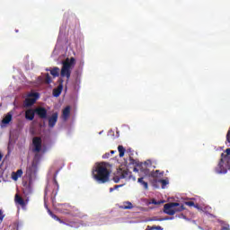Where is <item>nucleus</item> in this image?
<instances>
[{
    "label": "nucleus",
    "instance_id": "nucleus-28",
    "mask_svg": "<svg viewBox=\"0 0 230 230\" xmlns=\"http://www.w3.org/2000/svg\"><path fill=\"white\" fill-rule=\"evenodd\" d=\"M225 163L226 164H224V167L226 168V172H227V170H230V157L227 158V161Z\"/></svg>",
    "mask_w": 230,
    "mask_h": 230
},
{
    "label": "nucleus",
    "instance_id": "nucleus-32",
    "mask_svg": "<svg viewBox=\"0 0 230 230\" xmlns=\"http://www.w3.org/2000/svg\"><path fill=\"white\" fill-rule=\"evenodd\" d=\"M4 218V215L3 214V210L0 209V224L3 222Z\"/></svg>",
    "mask_w": 230,
    "mask_h": 230
},
{
    "label": "nucleus",
    "instance_id": "nucleus-36",
    "mask_svg": "<svg viewBox=\"0 0 230 230\" xmlns=\"http://www.w3.org/2000/svg\"><path fill=\"white\" fill-rule=\"evenodd\" d=\"M152 204H157V201H155V199H153Z\"/></svg>",
    "mask_w": 230,
    "mask_h": 230
},
{
    "label": "nucleus",
    "instance_id": "nucleus-12",
    "mask_svg": "<svg viewBox=\"0 0 230 230\" xmlns=\"http://www.w3.org/2000/svg\"><path fill=\"white\" fill-rule=\"evenodd\" d=\"M12 121V114L7 113L4 118L1 120V127H4V125H8Z\"/></svg>",
    "mask_w": 230,
    "mask_h": 230
},
{
    "label": "nucleus",
    "instance_id": "nucleus-20",
    "mask_svg": "<svg viewBox=\"0 0 230 230\" xmlns=\"http://www.w3.org/2000/svg\"><path fill=\"white\" fill-rule=\"evenodd\" d=\"M58 172H56V174L54 175V188H56V192L54 194V198L52 199V200H54L55 197H57V193H58V181H57V175H58Z\"/></svg>",
    "mask_w": 230,
    "mask_h": 230
},
{
    "label": "nucleus",
    "instance_id": "nucleus-19",
    "mask_svg": "<svg viewBox=\"0 0 230 230\" xmlns=\"http://www.w3.org/2000/svg\"><path fill=\"white\" fill-rule=\"evenodd\" d=\"M119 208H120V209H132L134 208V206L132 205L131 202L126 201Z\"/></svg>",
    "mask_w": 230,
    "mask_h": 230
},
{
    "label": "nucleus",
    "instance_id": "nucleus-2",
    "mask_svg": "<svg viewBox=\"0 0 230 230\" xmlns=\"http://www.w3.org/2000/svg\"><path fill=\"white\" fill-rule=\"evenodd\" d=\"M181 211H184V205L177 202L166 203L164 206V213H165V215H170V217H173L175 213H179Z\"/></svg>",
    "mask_w": 230,
    "mask_h": 230
},
{
    "label": "nucleus",
    "instance_id": "nucleus-16",
    "mask_svg": "<svg viewBox=\"0 0 230 230\" xmlns=\"http://www.w3.org/2000/svg\"><path fill=\"white\" fill-rule=\"evenodd\" d=\"M137 182L144 187V189L148 190V181H145V177H140L137 179Z\"/></svg>",
    "mask_w": 230,
    "mask_h": 230
},
{
    "label": "nucleus",
    "instance_id": "nucleus-3",
    "mask_svg": "<svg viewBox=\"0 0 230 230\" xmlns=\"http://www.w3.org/2000/svg\"><path fill=\"white\" fill-rule=\"evenodd\" d=\"M230 157V148L226 149L224 153L221 154V159L215 168L216 173H227V167H225L226 162Z\"/></svg>",
    "mask_w": 230,
    "mask_h": 230
},
{
    "label": "nucleus",
    "instance_id": "nucleus-21",
    "mask_svg": "<svg viewBox=\"0 0 230 230\" xmlns=\"http://www.w3.org/2000/svg\"><path fill=\"white\" fill-rule=\"evenodd\" d=\"M69 114H71V107L66 106L64 110H63V117L65 119L69 118Z\"/></svg>",
    "mask_w": 230,
    "mask_h": 230
},
{
    "label": "nucleus",
    "instance_id": "nucleus-5",
    "mask_svg": "<svg viewBox=\"0 0 230 230\" xmlns=\"http://www.w3.org/2000/svg\"><path fill=\"white\" fill-rule=\"evenodd\" d=\"M39 100V93H32L29 94L23 102L24 107H31L35 105V102Z\"/></svg>",
    "mask_w": 230,
    "mask_h": 230
},
{
    "label": "nucleus",
    "instance_id": "nucleus-33",
    "mask_svg": "<svg viewBox=\"0 0 230 230\" xmlns=\"http://www.w3.org/2000/svg\"><path fill=\"white\" fill-rule=\"evenodd\" d=\"M109 157H111V153H105V154L102 155V159H109Z\"/></svg>",
    "mask_w": 230,
    "mask_h": 230
},
{
    "label": "nucleus",
    "instance_id": "nucleus-7",
    "mask_svg": "<svg viewBox=\"0 0 230 230\" xmlns=\"http://www.w3.org/2000/svg\"><path fill=\"white\" fill-rule=\"evenodd\" d=\"M36 116L40 117V119H46L48 118V110L44 107H38L34 109Z\"/></svg>",
    "mask_w": 230,
    "mask_h": 230
},
{
    "label": "nucleus",
    "instance_id": "nucleus-1",
    "mask_svg": "<svg viewBox=\"0 0 230 230\" xmlns=\"http://www.w3.org/2000/svg\"><path fill=\"white\" fill-rule=\"evenodd\" d=\"M92 176L98 184H105L109 182L111 172L103 165H99L92 172Z\"/></svg>",
    "mask_w": 230,
    "mask_h": 230
},
{
    "label": "nucleus",
    "instance_id": "nucleus-15",
    "mask_svg": "<svg viewBox=\"0 0 230 230\" xmlns=\"http://www.w3.org/2000/svg\"><path fill=\"white\" fill-rule=\"evenodd\" d=\"M45 208L48 210L49 215H50L54 218V220L60 222V224H64V221H62L58 217H57V215L53 214L51 209H49V208H48V205H45Z\"/></svg>",
    "mask_w": 230,
    "mask_h": 230
},
{
    "label": "nucleus",
    "instance_id": "nucleus-25",
    "mask_svg": "<svg viewBox=\"0 0 230 230\" xmlns=\"http://www.w3.org/2000/svg\"><path fill=\"white\" fill-rule=\"evenodd\" d=\"M147 222H163V219L157 218V217H154L152 218L147 219Z\"/></svg>",
    "mask_w": 230,
    "mask_h": 230
},
{
    "label": "nucleus",
    "instance_id": "nucleus-31",
    "mask_svg": "<svg viewBox=\"0 0 230 230\" xmlns=\"http://www.w3.org/2000/svg\"><path fill=\"white\" fill-rule=\"evenodd\" d=\"M118 188H121V185H115L114 188H111L110 192L112 193V191H114V190H118Z\"/></svg>",
    "mask_w": 230,
    "mask_h": 230
},
{
    "label": "nucleus",
    "instance_id": "nucleus-6",
    "mask_svg": "<svg viewBox=\"0 0 230 230\" xmlns=\"http://www.w3.org/2000/svg\"><path fill=\"white\" fill-rule=\"evenodd\" d=\"M33 149L32 152L39 154L42 150V138L40 137H34L32 138Z\"/></svg>",
    "mask_w": 230,
    "mask_h": 230
},
{
    "label": "nucleus",
    "instance_id": "nucleus-24",
    "mask_svg": "<svg viewBox=\"0 0 230 230\" xmlns=\"http://www.w3.org/2000/svg\"><path fill=\"white\" fill-rule=\"evenodd\" d=\"M158 182H161L163 190H164V188L169 184L168 180H159Z\"/></svg>",
    "mask_w": 230,
    "mask_h": 230
},
{
    "label": "nucleus",
    "instance_id": "nucleus-14",
    "mask_svg": "<svg viewBox=\"0 0 230 230\" xmlns=\"http://www.w3.org/2000/svg\"><path fill=\"white\" fill-rule=\"evenodd\" d=\"M20 177H22V169L17 170V172H12L13 181H18Z\"/></svg>",
    "mask_w": 230,
    "mask_h": 230
},
{
    "label": "nucleus",
    "instance_id": "nucleus-17",
    "mask_svg": "<svg viewBox=\"0 0 230 230\" xmlns=\"http://www.w3.org/2000/svg\"><path fill=\"white\" fill-rule=\"evenodd\" d=\"M14 200L16 204H19L20 206H26L24 199L21 196H19V194L15 195Z\"/></svg>",
    "mask_w": 230,
    "mask_h": 230
},
{
    "label": "nucleus",
    "instance_id": "nucleus-26",
    "mask_svg": "<svg viewBox=\"0 0 230 230\" xmlns=\"http://www.w3.org/2000/svg\"><path fill=\"white\" fill-rule=\"evenodd\" d=\"M63 209H66V211H64V213H66L67 215H69V212L71 211V206L69 205H63Z\"/></svg>",
    "mask_w": 230,
    "mask_h": 230
},
{
    "label": "nucleus",
    "instance_id": "nucleus-30",
    "mask_svg": "<svg viewBox=\"0 0 230 230\" xmlns=\"http://www.w3.org/2000/svg\"><path fill=\"white\" fill-rule=\"evenodd\" d=\"M185 205H186V206H189L190 208H191V207L195 206V202H193V201H186V202H185ZM195 207H196V208H199L198 205L195 206Z\"/></svg>",
    "mask_w": 230,
    "mask_h": 230
},
{
    "label": "nucleus",
    "instance_id": "nucleus-37",
    "mask_svg": "<svg viewBox=\"0 0 230 230\" xmlns=\"http://www.w3.org/2000/svg\"><path fill=\"white\" fill-rule=\"evenodd\" d=\"M111 154H116V151H111Z\"/></svg>",
    "mask_w": 230,
    "mask_h": 230
},
{
    "label": "nucleus",
    "instance_id": "nucleus-27",
    "mask_svg": "<svg viewBox=\"0 0 230 230\" xmlns=\"http://www.w3.org/2000/svg\"><path fill=\"white\" fill-rule=\"evenodd\" d=\"M45 84H51V76L49 74H46Z\"/></svg>",
    "mask_w": 230,
    "mask_h": 230
},
{
    "label": "nucleus",
    "instance_id": "nucleus-34",
    "mask_svg": "<svg viewBox=\"0 0 230 230\" xmlns=\"http://www.w3.org/2000/svg\"><path fill=\"white\" fill-rule=\"evenodd\" d=\"M161 220H163V221H164V220H173V217H166L161 218Z\"/></svg>",
    "mask_w": 230,
    "mask_h": 230
},
{
    "label": "nucleus",
    "instance_id": "nucleus-8",
    "mask_svg": "<svg viewBox=\"0 0 230 230\" xmlns=\"http://www.w3.org/2000/svg\"><path fill=\"white\" fill-rule=\"evenodd\" d=\"M63 67H66V69H73L75 67V65L76 64V59L75 58H67L65 61L62 62Z\"/></svg>",
    "mask_w": 230,
    "mask_h": 230
},
{
    "label": "nucleus",
    "instance_id": "nucleus-9",
    "mask_svg": "<svg viewBox=\"0 0 230 230\" xmlns=\"http://www.w3.org/2000/svg\"><path fill=\"white\" fill-rule=\"evenodd\" d=\"M58 121V113L55 112L51 117L49 118V128H53L57 122Z\"/></svg>",
    "mask_w": 230,
    "mask_h": 230
},
{
    "label": "nucleus",
    "instance_id": "nucleus-23",
    "mask_svg": "<svg viewBox=\"0 0 230 230\" xmlns=\"http://www.w3.org/2000/svg\"><path fill=\"white\" fill-rule=\"evenodd\" d=\"M40 161V155L36 154L33 158L32 166H37V164Z\"/></svg>",
    "mask_w": 230,
    "mask_h": 230
},
{
    "label": "nucleus",
    "instance_id": "nucleus-22",
    "mask_svg": "<svg viewBox=\"0 0 230 230\" xmlns=\"http://www.w3.org/2000/svg\"><path fill=\"white\" fill-rule=\"evenodd\" d=\"M118 150L119 157H123L125 155V152L127 151L123 146H119Z\"/></svg>",
    "mask_w": 230,
    "mask_h": 230
},
{
    "label": "nucleus",
    "instance_id": "nucleus-38",
    "mask_svg": "<svg viewBox=\"0 0 230 230\" xmlns=\"http://www.w3.org/2000/svg\"><path fill=\"white\" fill-rule=\"evenodd\" d=\"M46 71H49V69L47 68Z\"/></svg>",
    "mask_w": 230,
    "mask_h": 230
},
{
    "label": "nucleus",
    "instance_id": "nucleus-4",
    "mask_svg": "<svg viewBox=\"0 0 230 230\" xmlns=\"http://www.w3.org/2000/svg\"><path fill=\"white\" fill-rule=\"evenodd\" d=\"M113 179L116 183L119 182L120 179H126V181H130L131 179H133V181H136V178L132 176L131 172L122 169L118 171V176H115Z\"/></svg>",
    "mask_w": 230,
    "mask_h": 230
},
{
    "label": "nucleus",
    "instance_id": "nucleus-10",
    "mask_svg": "<svg viewBox=\"0 0 230 230\" xmlns=\"http://www.w3.org/2000/svg\"><path fill=\"white\" fill-rule=\"evenodd\" d=\"M35 110L33 109H29L25 111V118L29 120V121H33V119H35Z\"/></svg>",
    "mask_w": 230,
    "mask_h": 230
},
{
    "label": "nucleus",
    "instance_id": "nucleus-11",
    "mask_svg": "<svg viewBox=\"0 0 230 230\" xmlns=\"http://www.w3.org/2000/svg\"><path fill=\"white\" fill-rule=\"evenodd\" d=\"M61 76H63V77L66 76L67 78V80H69V78H71V69L66 68V66H62Z\"/></svg>",
    "mask_w": 230,
    "mask_h": 230
},
{
    "label": "nucleus",
    "instance_id": "nucleus-35",
    "mask_svg": "<svg viewBox=\"0 0 230 230\" xmlns=\"http://www.w3.org/2000/svg\"><path fill=\"white\" fill-rule=\"evenodd\" d=\"M151 228L155 229V230H163V228L161 226H151Z\"/></svg>",
    "mask_w": 230,
    "mask_h": 230
},
{
    "label": "nucleus",
    "instance_id": "nucleus-29",
    "mask_svg": "<svg viewBox=\"0 0 230 230\" xmlns=\"http://www.w3.org/2000/svg\"><path fill=\"white\" fill-rule=\"evenodd\" d=\"M223 226L221 230H230L229 224H226L225 222H222Z\"/></svg>",
    "mask_w": 230,
    "mask_h": 230
},
{
    "label": "nucleus",
    "instance_id": "nucleus-13",
    "mask_svg": "<svg viewBox=\"0 0 230 230\" xmlns=\"http://www.w3.org/2000/svg\"><path fill=\"white\" fill-rule=\"evenodd\" d=\"M62 89H64V85L59 84L57 88L53 90V96L55 98H58V96L62 94Z\"/></svg>",
    "mask_w": 230,
    "mask_h": 230
},
{
    "label": "nucleus",
    "instance_id": "nucleus-18",
    "mask_svg": "<svg viewBox=\"0 0 230 230\" xmlns=\"http://www.w3.org/2000/svg\"><path fill=\"white\" fill-rule=\"evenodd\" d=\"M50 75H52V76H54V78H57V76H59V75H60V68H58V66L52 68L50 70Z\"/></svg>",
    "mask_w": 230,
    "mask_h": 230
}]
</instances>
